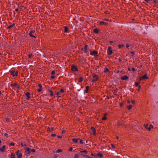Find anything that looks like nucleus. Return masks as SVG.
Listing matches in <instances>:
<instances>
[{"mask_svg": "<svg viewBox=\"0 0 158 158\" xmlns=\"http://www.w3.org/2000/svg\"><path fill=\"white\" fill-rule=\"evenodd\" d=\"M144 126L148 131H150L152 128H153V126L151 124L149 125L148 124H147L146 125L144 124Z\"/></svg>", "mask_w": 158, "mask_h": 158, "instance_id": "f257e3e1", "label": "nucleus"}, {"mask_svg": "<svg viewBox=\"0 0 158 158\" xmlns=\"http://www.w3.org/2000/svg\"><path fill=\"white\" fill-rule=\"evenodd\" d=\"M107 54L109 55H110L113 53V50L112 48L110 46H109L107 49Z\"/></svg>", "mask_w": 158, "mask_h": 158, "instance_id": "f03ea898", "label": "nucleus"}, {"mask_svg": "<svg viewBox=\"0 0 158 158\" xmlns=\"http://www.w3.org/2000/svg\"><path fill=\"white\" fill-rule=\"evenodd\" d=\"M90 54L95 56H98V52L97 51H91L90 52Z\"/></svg>", "mask_w": 158, "mask_h": 158, "instance_id": "7ed1b4c3", "label": "nucleus"}, {"mask_svg": "<svg viewBox=\"0 0 158 158\" xmlns=\"http://www.w3.org/2000/svg\"><path fill=\"white\" fill-rule=\"evenodd\" d=\"M18 72L17 71H15L14 70H12L10 71V74L13 76H17L18 75Z\"/></svg>", "mask_w": 158, "mask_h": 158, "instance_id": "20e7f679", "label": "nucleus"}, {"mask_svg": "<svg viewBox=\"0 0 158 158\" xmlns=\"http://www.w3.org/2000/svg\"><path fill=\"white\" fill-rule=\"evenodd\" d=\"M12 87L15 89H19V85L16 83H14L12 85Z\"/></svg>", "mask_w": 158, "mask_h": 158, "instance_id": "39448f33", "label": "nucleus"}, {"mask_svg": "<svg viewBox=\"0 0 158 158\" xmlns=\"http://www.w3.org/2000/svg\"><path fill=\"white\" fill-rule=\"evenodd\" d=\"M98 76L97 75L95 74L93 76V78L92 80V81L93 82H94L95 81H97L98 80Z\"/></svg>", "mask_w": 158, "mask_h": 158, "instance_id": "423d86ee", "label": "nucleus"}, {"mask_svg": "<svg viewBox=\"0 0 158 158\" xmlns=\"http://www.w3.org/2000/svg\"><path fill=\"white\" fill-rule=\"evenodd\" d=\"M16 155L18 158H21L22 157V154L19 153V151L18 150L16 152Z\"/></svg>", "mask_w": 158, "mask_h": 158, "instance_id": "0eeeda50", "label": "nucleus"}, {"mask_svg": "<svg viewBox=\"0 0 158 158\" xmlns=\"http://www.w3.org/2000/svg\"><path fill=\"white\" fill-rule=\"evenodd\" d=\"M25 95L27 96V98L26 99L27 100H29L30 98V94L28 92H27L26 94Z\"/></svg>", "mask_w": 158, "mask_h": 158, "instance_id": "6e6552de", "label": "nucleus"}, {"mask_svg": "<svg viewBox=\"0 0 158 158\" xmlns=\"http://www.w3.org/2000/svg\"><path fill=\"white\" fill-rule=\"evenodd\" d=\"M121 79L122 80H126L128 79V77L126 75L121 77Z\"/></svg>", "mask_w": 158, "mask_h": 158, "instance_id": "1a4fd4ad", "label": "nucleus"}, {"mask_svg": "<svg viewBox=\"0 0 158 158\" xmlns=\"http://www.w3.org/2000/svg\"><path fill=\"white\" fill-rule=\"evenodd\" d=\"M71 69L73 71H77V68L76 67L74 66H72Z\"/></svg>", "mask_w": 158, "mask_h": 158, "instance_id": "9d476101", "label": "nucleus"}, {"mask_svg": "<svg viewBox=\"0 0 158 158\" xmlns=\"http://www.w3.org/2000/svg\"><path fill=\"white\" fill-rule=\"evenodd\" d=\"M25 152L27 154H30L31 153V150L28 148H26Z\"/></svg>", "mask_w": 158, "mask_h": 158, "instance_id": "9b49d317", "label": "nucleus"}, {"mask_svg": "<svg viewBox=\"0 0 158 158\" xmlns=\"http://www.w3.org/2000/svg\"><path fill=\"white\" fill-rule=\"evenodd\" d=\"M6 146L5 145H3L2 147L0 148V151L1 152H4Z\"/></svg>", "mask_w": 158, "mask_h": 158, "instance_id": "f8f14e48", "label": "nucleus"}, {"mask_svg": "<svg viewBox=\"0 0 158 158\" xmlns=\"http://www.w3.org/2000/svg\"><path fill=\"white\" fill-rule=\"evenodd\" d=\"M35 32L34 31L32 30L29 33V35L32 37L35 38V37L32 34L34 33Z\"/></svg>", "mask_w": 158, "mask_h": 158, "instance_id": "ddd939ff", "label": "nucleus"}, {"mask_svg": "<svg viewBox=\"0 0 158 158\" xmlns=\"http://www.w3.org/2000/svg\"><path fill=\"white\" fill-rule=\"evenodd\" d=\"M100 24L101 25H104L106 26L107 24V23L106 22L101 21L100 22Z\"/></svg>", "mask_w": 158, "mask_h": 158, "instance_id": "4468645a", "label": "nucleus"}, {"mask_svg": "<svg viewBox=\"0 0 158 158\" xmlns=\"http://www.w3.org/2000/svg\"><path fill=\"white\" fill-rule=\"evenodd\" d=\"M97 155L99 158H101L103 156V154L100 152H98L97 153Z\"/></svg>", "mask_w": 158, "mask_h": 158, "instance_id": "2eb2a0df", "label": "nucleus"}, {"mask_svg": "<svg viewBox=\"0 0 158 158\" xmlns=\"http://www.w3.org/2000/svg\"><path fill=\"white\" fill-rule=\"evenodd\" d=\"M106 116V114H104L103 117L102 118V119L103 120H106L107 118Z\"/></svg>", "mask_w": 158, "mask_h": 158, "instance_id": "dca6fc26", "label": "nucleus"}, {"mask_svg": "<svg viewBox=\"0 0 158 158\" xmlns=\"http://www.w3.org/2000/svg\"><path fill=\"white\" fill-rule=\"evenodd\" d=\"M91 129L92 130V131H93L94 134L95 135L96 132V130H95V128H94V127H91Z\"/></svg>", "mask_w": 158, "mask_h": 158, "instance_id": "f3484780", "label": "nucleus"}, {"mask_svg": "<svg viewBox=\"0 0 158 158\" xmlns=\"http://www.w3.org/2000/svg\"><path fill=\"white\" fill-rule=\"evenodd\" d=\"M142 78L143 79H147L148 78V77H147V75L145 74L142 76Z\"/></svg>", "mask_w": 158, "mask_h": 158, "instance_id": "a211bd4d", "label": "nucleus"}, {"mask_svg": "<svg viewBox=\"0 0 158 158\" xmlns=\"http://www.w3.org/2000/svg\"><path fill=\"white\" fill-rule=\"evenodd\" d=\"M79 139H75L74 138L73 139V141L75 143H77L78 142V140H79Z\"/></svg>", "mask_w": 158, "mask_h": 158, "instance_id": "6ab92c4d", "label": "nucleus"}, {"mask_svg": "<svg viewBox=\"0 0 158 158\" xmlns=\"http://www.w3.org/2000/svg\"><path fill=\"white\" fill-rule=\"evenodd\" d=\"M109 72V69L107 68H105L104 69V72L105 73H107V72Z\"/></svg>", "mask_w": 158, "mask_h": 158, "instance_id": "aec40b11", "label": "nucleus"}, {"mask_svg": "<svg viewBox=\"0 0 158 158\" xmlns=\"http://www.w3.org/2000/svg\"><path fill=\"white\" fill-rule=\"evenodd\" d=\"M15 155L12 152L11 153V156L10 158H15Z\"/></svg>", "mask_w": 158, "mask_h": 158, "instance_id": "412c9836", "label": "nucleus"}, {"mask_svg": "<svg viewBox=\"0 0 158 158\" xmlns=\"http://www.w3.org/2000/svg\"><path fill=\"white\" fill-rule=\"evenodd\" d=\"M87 47L88 46L87 45H85V48H84V52H87Z\"/></svg>", "mask_w": 158, "mask_h": 158, "instance_id": "4be33fe9", "label": "nucleus"}, {"mask_svg": "<svg viewBox=\"0 0 158 158\" xmlns=\"http://www.w3.org/2000/svg\"><path fill=\"white\" fill-rule=\"evenodd\" d=\"M94 32L96 33H98L99 32V30L97 29H94Z\"/></svg>", "mask_w": 158, "mask_h": 158, "instance_id": "5701e85b", "label": "nucleus"}, {"mask_svg": "<svg viewBox=\"0 0 158 158\" xmlns=\"http://www.w3.org/2000/svg\"><path fill=\"white\" fill-rule=\"evenodd\" d=\"M127 107L129 110H130L132 108V106L131 105H130L129 106H127Z\"/></svg>", "mask_w": 158, "mask_h": 158, "instance_id": "b1692460", "label": "nucleus"}, {"mask_svg": "<svg viewBox=\"0 0 158 158\" xmlns=\"http://www.w3.org/2000/svg\"><path fill=\"white\" fill-rule=\"evenodd\" d=\"M83 80V78H82V77H80V78H79V81H79V82H81V81H82Z\"/></svg>", "mask_w": 158, "mask_h": 158, "instance_id": "393cba45", "label": "nucleus"}, {"mask_svg": "<svg viewBox=\"0 0 158 158\" xmlns=\"http://www.w3.org/2000/svg\"><path fill=\"white\" fill-rule=\"evenodd\" d=\"M124 45L123 44H119L118 45V46L119 48H123L124 46Z\"/></svg>", "mask_w": 158, "mask_h": 158, "instance_id": "a878e982", "label": "nucleus"}, {"mask_svg": "<svg viewBox=\"0 0 158 158\" xmlns=\"http://www.w3.org/2000/svg\"><path fill=\"white\" fill-rule=\"evenodd\" d=\"M68 29L67 27H64V31L65 32H67L68 31Z\"/></svg>", "mask_w": 158, "mask_h": 158, "instance_id": "bb28decb", "label": "nucleus"}, {"mask_svg": "<svg viewBox=\"0 0 158 158\" xmlns=\"http://www.w3.org/2000/svg\"><path fill=\"white\" fill-rule=\"evenodd\" d=\"M62 152V150L61 149H58L56 151L57 153H60Z\"/></svg>", "mask_w": 158, "mask_h": 158, "instance_id": "cd10ccee", "label": "nucleus"}, {"mask_svg": "<svg viewBox=\"0 0 158 158\" xmlns=\"http://www.w3.org/2000/svg\"><path fill=\"white\" fill-rule=\"evenodd\" d=\"M81 152H85V153L86 154H87V151L86 150H84V151H81Z\"/></svg>", "mask_w": 158, "mask_h": 158, "instance_id": "c85d7f7f", "label": "nucleus"}, {"mask_svg": "<svg viewBox=\"0 0 158 158\" xmlns=\"http://www.w3.org/2000/svg\"><path fill=\"white\" fill-rule=\"evenodd\" d=\"M74 158H79L78 154H76L74 156Z\"/></svg>", "mask_w": 158, "mask_h": 158, "instance_id": "c756f323", "label": "nucleus"}, {"mask_svg": "<svg viewBox=\"0 0 158 158\" xmlns=\"http://www.w3.org/2000/svg\"><path fill=\"white\" fill-rule=\"evenodd\" d=\"M50 130V131H52L53 130V127H52L51 128H49L48 131Z\"/></svg>", "mask_w": 158, "mask_h": 158, "instance_id": "7c9ffc66", "label": "nucleus"}, {"mask_svg": "<svg viewBox=\"0 0 158 158\" xmlns=\"http://www.w3.org/2000/svg\"><path fill=\"white\" fill-rule=\"evenodd\" d=\"M89 88V87L88 86H87L86 87V90H85V92H87L88 89Z\"/></svg>", "mask_w": 158, "mask_h": 158, "instance_id": "2f4dec72", "label": "nucleus"}, {"mask_svg": "<svg viewBox=\"0 0 158 158\" xmlns=\"http://www.w3.org/2000/svg\"><path fill=\"white\" fill-rule=\"evenodd\" d=\"M56 94L57 95L58 97V98L60 97V96H59V95H60V92H57L56 93Z\"/></svg>", "mask_w": 158, "mask_h": 158, "instance_id": "473e14b6", "label": "nucleus"}, {"mask_svg": "<svg viewBox=\"0 0 158 158\" xmlns=\"http://www.w3.org/2000/svg\"><path fill=\"white\" fill-rule=\"evenodd\" d=\"M64 90L63 89H61L60 90V92L61 93H64Z\"/></svg>", "mask_w": 158, "mask_h": 158, "instance_id": "72a5a7b5", "label": "nucleus"}, {"mask_svg": "<svg viewBox=\"0 0 158 158\" xmlns=\"http://www.w3.org/2000/svg\"><path fill=\"white\" fill-rule=\"evenodd\" d=\"M139 85V83L138 82H135V85L136 86H137L138 85Z\"/></svg>", "mask_w": 158, "mask_h": 158, "instance_id": "f704fd0d", "label": "nucleus"}, {"mask_svg": "<svg viewBox=\"0 0 158 158\" xmlns=\"http://www.w3.org/2000/svg\"><path fill=\"white\" fill-rule=\"evenodd\" d=\"M50 92H51V94H50V95L51 96H53V92L52 91H51Z\"/></svg>", "mask_w": 158, "mask_h": 158, "instance_id": "c9c22d12", "label": "nucleus"}, {"mask_svg": "<svg viewBox=\"0 0 158 158\" xmlns=\"http://www.w3.org/2000/svg\"><path fill=\"white\" fill-rule=\"evenodd\" d=\"M35 149H32L31 150V152H35Z\"/></svg>", "mask_w": 158, "mask_h": 158, "instance_id": "e433bc0d", "label": "nucleus"}, {"mask_svg": "<svg viewBox=\"0 0 158 158\" xmlns=\"http://www.w3.org/2000/svg\"><path fill=\"white\" fill-rule=\"evenodd\" d=\"M28 57L29 58H31L32 57V54H29L28 55Z\"/></svg>", "mask_w": 158, "mask_h": 158, "instance_id": "4c0bfd02", "label": "nucleus"}, {"mask_svg": "<svg viewBox=\"0 0 158 158\" xmlns=\"http://www.w3.org/2000/svg\"><path fill=\"white\" fill-rule=\"evenodd\" d=\"M111 146L113 148H115V146L113 144H111Z\"/></svg>", "mask_w": 158, "mask_h": 158, "instance_id": "58836bf2", "label": "nucleus"}, {"mask_svg": "<svg viewBox=\"0 0 158 158\" xmlns=\"http://www.w3.org/2000/svg\"><path fill=\"white\" fill-rule=\"evenodd\" d=\"M10 145L11 146H14L15 144L14 143L12 142V143H10Z\"/></svg>", "mask_w": 158, "mask_h": 158, "instance_id": "ea45409f", "label": "nucleus"}, {"mask_svg": "<svg viewBox=\"0 0 158 158\" xmlns=\"http://www.w3.org/2000/svg\"><path fill=\"white\" fill-rule=\"evenodd\" d=\"M42 90L41 88H40V89H38V91L39 92H40Z\"/></svg>", "mask_w": 158, "mask_h": 158, "instance_id": "a19ab883", "label": "nucleus"}, {"mask_svg": "<svg viewBox=\"0 0 158 158\" xmlns=\"http://www.w3.org/2000/svg\"><path fill=\"white\" fill-rule=\"evenodd\" d=\"M55 73V72L54 71H52V74L53 75Z\"/></svg>", "mask_w": 158, "mask_h": 158, "instance_id": "79ce46f5", "label": "nucleus"}, {"mask_svg": "<svg viewBox=\"0 0 158 158\" xmlns=\"http://www.w3.org/2000/svg\"><path fill=\"white\" fill-rule=\"evenodd\" d=\"M80 143L81 144H82L83 143V141L82 139L80 140Z\"/></svg>", "mask_w": 158, "mask_h": 158, "instance_id": "37998d69", "label": "nucleus"}, {"mask_svg": "<svg viewBox=\"0 0 158 158\" xmlns=\"http://www.w3.org/2000/svg\"><path fill=\"white\" fill-rule=\"evenodd\" d=\"M130 46V45H129L128 44H127L126 45V47L127 48H128Z\"/></svg>", "mask_w": 158, "mask_h": 158, "instance_id": "c03bdc74", "label": "nucleus"}, {"mask_svg": "<svg viewBox=\"0 0 158 158\" xmlns=\"http://www.w3.org/2000/svg\"><path fill=\"white\" fill-rule=\"evenodd\" d=\"M131 102L132 104H134V103H135V101L134 100H131Z\"/></svg>", "mask_w": 158, "mask_h": 158, "instance_id": "a18cd8bd", "label": "nucleus"}, {"mask_svg": "<svg viewBox=\"0 0 158 158\" xmlns=\"http://www.w3.org/2000/svg\"><path fill=\"white\" fill-rule=\"evenodd\" d=\"M13 25H11L9 26V27H8V28H10L13 27Z\"/></svg>", "mask_w": 158, "mask_h": 158, "instance_id": "49530a36", "label": "nucleus"}, {"mask_svg": "<svg viewBox=\"0 0 158 158\" xmlns=\"http://www.w3.org/2000/svg\"><path fill=\"white\" fill-rule=\"evenodd\" d=\"M56 136V135L55 134H52V137H55Z\"/></svg>", "mask_w": 158, "mask_h": 158, "instance_id": "de8ad7c7", "label": "nucleus"}, {"mask_svg": "<svg viewBox=\"0 0 158 158\" xmlns=\"http://www.w3.org/2000/svg\"><path fill=\"white\" fill-rule=\"evenodd\" d=\"M55 77L54 76H52L51 77V78L52 79H53Z\"/></svg>", "mask_w": 158, "mask_h": 158, "instance_id": "09e8293b", "label": "nucleus"}, {"mask_svg": "<svg viewBox=\"0 0 158 158\" xmlns=\"http://www.w3.org/2000/svg\"><path fill=\"white\" fill-rule=\"evenodd\" d=\"M131 53L132 54V55H133L135 53L134 52H131Z\"/></svg>", "mask_w": 158, "mask_h": 158, "instance_id": "8fccbe9b", "label": "nucleus"}, {"mask_svg": "<svg viewBox=\"0 0 158 158\" xmlns=\"http://www.w3.org/2000/svg\"><path fill=\"white\" fill-rule=\"evenodd\" d=\"M73 150V148H71L69 149V151H72Z\"/></svg>", "mask_w": 158, "mask_h": 158, "instance_id": "3c124183", "label": "nucleus"}, {"mask_svg": "<svg viewBox=\"0 0 158 158\" xmlns=\"http://www.w3.org/2000/svg\"><path fill=\"white\" fill-rule=\"evenodd\" d=\"M39 86L40 87V88H41L42 87V85L40 84L39 85Z\"/></svg>", "mask_w": 158, "mask_h": 158, "instance_id": "603ef678", "label": "nucleus"}, {"mask_svg": "<svg viewBox=\"0 0 158 158\" xmlns=\"http://www.w3.org/2000/svg\"><path fill=\"white\" fill-rule=\"evenodd\" d=\"M141 88V87L140 86H139V88L138 89V91H139L140 90V89Z\"/></svg>", "mask_w": 158, "mask_h": 158, "instance_id": "864d4df0", "label": "nucleus"}, {"mask_svg": "<svg viewBox=\"0 0 158 158\" xmlns=\"http://www.w3.org/2000/svg\"><path fill=\"white\" fill-rule=\"evenodd\" d=\"M86 157L87 158H91L89 156L86 155Z\"/></svg>", "mask_w": 158, "mask_h": 158, "instance_id": "5fc2aeb1", "label": "nucleus"}, {"mask_svg": "<svg viewBox=\"0 0 158 158\" xmlns=\"http://www.w3.org/2000/svg\"><path fill=\"white\" fill-rule=\"evenodd\" d=\"M6 119L7 121H9V118H6Z\"/></svg>", "mask_w": 158, "mask_h": 158, "instance_id": "6e6d98bb", "label": "nucleus"}, {"mask_svg": "<svg viewBox=\"0 0 158 158\" xmlns=\"http://www.w3.org/2000/svg\"><path fill=\"white\" fill-rule=\"evenodd\" d=\"M21 144L22 147H23L24 146L22 143H21Z\"/></svg>", "mask_w": 158, "mask_h": 158, "instance_id": "4d7b16f0", "label": "nucleus"}, {"mask_svg": "<svg viewBox=\"0 0 158 158\" xmlns=\"http://www.w3.org/2000/svg\"><path fill=\"white\" fill-rule=\"evenodd\" d=\"M147 2H148L150 0H144Z\"/></svg>", "mask_w": 158, "mask_h": 158, "instance_id": "13d9d810", "label": "nucleus"}, {"mask_svg": "<svg viewBox=\"0 0 158 158\" xmlns=\"http://www.w3.org/2000/svg\"><path fill=\"white\" fill-rule=\"evenodd\" d=\"M104 20H106V21H109V20L107 19H104Z\"/></svg>", "mask_w": 158, "mask_h": 158, "instance_id": "bf43d9fd", "label": "nucleus"}, {"mask_svg": "<svg viewBox=\"0 0 158 158\" xmlns=\"http://www.w3.org/2000/svg\"><path fill=\"white\" fill-rule=\"evenodd\" d=\"M15 11H18V9L17 8L15 9Z\"/></svg>", "mask_w": 158, "mask_h": 158, "instance_id": "052dcab7", "label": "nucleus"}, {"mask_svg": "<svg viewBox=\"0 0 158 158\" xmlns=\"http://www.w3.org/2000/svg\"><path fill=\"white\" fill-rule=\"evenodd\" d=\"M57 137L58 138H61V136H58Z\"/></svg>", "mask_w": 158, "mask_h": 158, "instance_id": "680f3d73", "label": "nucleus"}, {"mask_svg": "<svg viewBox=\"0 0 158 158\" xmlns=\"http://www.w3.org/2000/svg\"><path fill=\"white\" fill-rule=\"evenodd\" d=\"M91 155H92V156H95L94 154H93V153H92V154H91Z\"/></svg>", "mask_w": 158, "mask_h": 158, "instance_id": "e2e57ef3", "label": "nucleus"}, {"mask_svg": "<svg viewBox=\"0 0 158 158\" xmlns=\"http://www.w3.org/2000/svg\"><path fill=\"white\" fill-rule=\"evenodd\" d=\"M118 126H119L120 124V122H118Z\"/></svg>", "mask_w": 158, "mask_h": 158, "instance_id": "0e129e2a", "label": "nucleus"}, {"mask_svg": "<svg viewBox=\"0 0 158 158\" xmlns=\"http://www.w3.org/2000/svg\"><path fill=\"white\" fill-rule=\"evenodd\" d=\"M130 101H127V103H130Z\"/></svg>", "mask_w": 158, "mask_h": 158, "instance_id": "69168bd1", "label": "nucleus"}, {"mask_svg": "<svg viewBox=\"0 0 158 158\" xmlns=\"http://www.w3.org/2000/svg\"><path fill=\"white\" fill-rule=\"evenodd\" d=\"M4 135H6H6H8V134H7V133H5V134H4Z\"/></svg>", "mask_w": 158, "mask_h": 158, "instance_id": "338daca9", "label": "nucleus"}, {"mask_svg": "<svg viewBox=\"0 0 158 158\" xmlns=\"http://www.w3.org/2000/svg\"><path fill=\"white\" fill-rule=\"evenodd\" d=\"M132 70H133V71H135V69H134V68H132Z\"/></svg>", "mask_w": 158, "mask_h": 158, "instance_id": "774afa93", "label": "nucleus"}]
</instances>
